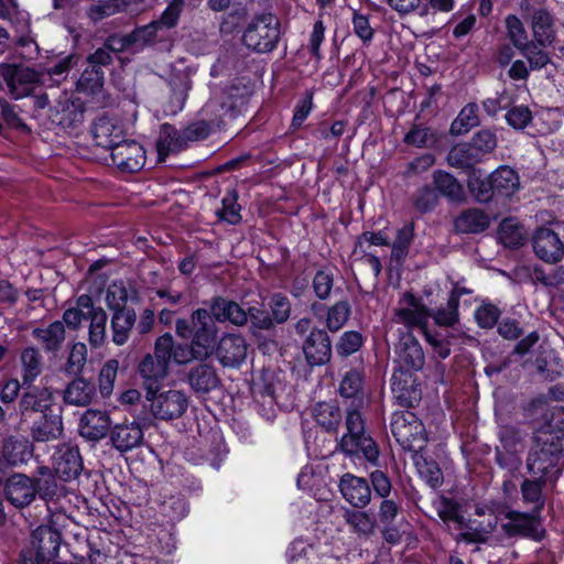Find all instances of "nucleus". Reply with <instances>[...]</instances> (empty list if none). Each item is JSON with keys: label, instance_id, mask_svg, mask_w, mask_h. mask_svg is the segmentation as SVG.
<instances>
[{"label": "nucleus", "instance_id": "1", "mask_svg": "<svg viewBox=\"0 0 564 564\" xmlns=\"http://www.w3.org/2000/svg\"><path fill=\"white\" fill-rule=\"evenodd\" d=\"M364 378L358 370H349L339 387L340 395L350 399L346 408V433L338 442V448L347 456L362 455L367 462L377 465L379 448L373 438L366 433L362 410L367 401L362 391Z\"/></svg>", "mask_w": 564, "mask_h": 564}, {"label": "nucleus", "instance_id": "2", "mask_svg": "<svg viewBox=\"0 0 564 564\" xmlns=\"http://www.w3.org/2000/svg\"><path fill=\"white\" fill-rule=\"evenodd\" d=\"M281 36L279 18L270 12L256 14L248 23L243 34V44L257 52L269 53L275 50Z\"/></svg>", "mask_w": 564, "mask_h": 564}, {"label": "nucleus", "instance_id": "3", "mask_svg": "<svg viewBox=\"0 0 564 564\" xmlns=\"http://www.w3.org/2000/svg\"><path fill=\"white\" fill-rule=\"evenodd\" d=\"M564 438L553 433L538 436L527 458V468L532 477L545 478L556 466L563 451Z\"/></svg>", "mask_w": 564, "mask_h": 564}, {"label": "nucleus", "instance_id": "4", "mask_svg": "<svg viewBox=\"0 0 564 564\" xmlns=\"http://www.w3.org/2000/svg\"><path fill=\"white\" fill-rule=\"evenodd\" d=\"M171 349L172 335L164 334L156 339L154 352L145 355L140 361L139 373L147 391L158 388V383L167 376Z\"/></svg>", "mask_w": 564, "mask_h": 564}, {"label": "nucleus", "instance_id": "5", "mask_svg": "<svg viewBox=\"0 0 564 564\" xmlns=\"http://www.w3.org/2000/svg\"><path fill=\"white\" fill-rule=\"evenodd\" d=\"M390 430L395 441L405 451L417 452L427 441L423 423L411 411L393 412Z\"/></svg>", "mask_w": 564, "mask_h": 564}, {"label": "nucleus", "instance_id": "6", "mask_svg": "<svg viewBox=\"0 0 564 564\" xmlns=\"http://www.w3.org/2000/svg\"><path fill=\"white\" fill-rule=\"evenodd\" d=\"M62 536L51 525H40L31 534L30 547L21 554L23 564H48L57 557Z\"/></svg>", "mask_w": 564, "mask_h": 564}, {"label": "nucleus", "instance_id": "7", "mask_svg": "<svg viewBox=\"0 0 564 564\" xmlns=\"http://www.w3.org/2000/svg\"><path fill=\"white\" fill-rule=\"evenodd\" d=\"M0 75L3 78L10 95L14 99L30 96L40 85L44 84V73L32 67L1 64Z\"/></svg>", "mask_w": 564, "mask_h": 564}, {"label": "nucleus", "instance_id": "8", "mask_svg": "<svg viewBox=\"0 0 564 564\" xmlns=\"http://www.w3.org/2000/svg\"><path fill=\"white\" fill-rule=\"evenodd\" d=\"M147 400L150 402L152 415L162 421H172L184 415L188 408V398L181 390L159 392L158 388H149Z\"/></svg>", "mask_w": 564, "mask_h": 564}, {"label": "nucleus", "instance_id": "9", "mask_svg": "<svg viewBox=\"0 0 564 564\" xmlns=\"http://www.w3.org/2000/svg\"><path fill=\"white\" fill-rule=\"evenodd\" d=\"M431 311L412 293L406 292L399 301V307L394 310L393 321L405 326L404 332H412L413 328L421 329L423 336L429 330V318Z\"/></svg>", "mask_w": 564, "mask_h": 564}, {"label": "nucleus", "instance_id": "10", "mask_svg": "<svg viewBox=\"0 0 564 564\" xmlns=\"http://www.w3.org/2000/svg\"><path fill=\"white\" fill-rule=\"evenodd\" d=\"M193 335L192 344L196 347L198 356H212L217 339V327L209 312L197 308L192 313Z\"/></svg>", "mask_w": 564, "mask_h": 564}, {"label": "nucleus", "instance_id": "11", "mask_svg": "<svg viewBox=\"0 0 564 564\" xmlns=\"http://www.w3.org/2000/svg\"><path fill=\"white\" fill-rule=\"evenodd\" d=\"M524 18L530 19L533 39L541 46L551 45L555 40V23L553 15L541 4L529 1L521 2Z\"/></svg>", "mask_w": 564, "mask_h": 564}, {"label": "nucleus", "instance_id": "12", "mask_svg": "<svg viewBox=\"0 0 564 564\" xmlns=\"http://www.w3.org/2000/svg\"><path fill=\"white\" fill-rule=\"evenodd\" d=\"M84 115L85 105L83 100L63 93L50 109L48 117L54 124L63 129H73L83 123Z\"/></svg>", "mask_w": 564, "mask_h": 564}, {"label": "nucleus", "instance_id": "13", "mask_svg": "<svg viewBox=\"0 0 564 564\" xmlns=\"http://www.w3.org/2000/svg\"><path fill=\"white\" fill-rule=\"evenodd\" d=\"M112 164L123 173H135L145 164L143 147L133 140H123L110 150Z\"/></svg>", "mask_w": 564, "mask_h": 564}, {"label": "nucleus", "instance_id": "14", "mask_svg": "<svg viewBox=\"0 0 564 564\" xmlns=\"http://www.w3.org/2000/svg\"><path fill=\"white\" fill-rule=\"evenodd\" d=\"M55 408L54 393L50 388L31 387L23 392L19 401V411L24 421L34 414H46Z\"/></svg>", "mask_w": 564, "mask_h": 564}, {"label": "nucleus", "instance_id": "15", "mask_svg": "<svg viewBox=\"0 0 564 564\" xmlns=\"http://www.w3.org/2000/svg\"><path fill=\"white\" fill-rule=\"evenodd\" d=\"M79 305L84 308H89V314L86 317V319L89 321L88 343L93 349H98L102 347L107 340L108 315L102 307L94 304L89 295H80Z\"/></svg>", "mask_w": 564, "mask_h": 564}, {"label": "nucleus", "instance_id": "16", "mask_svg": "<svg viewBox=\"0 0 564 564\" xmlns=\"http://www.w3.org/2000/svg\"><path fill=\"white\" fill-rule=\"evenodd\" d=\"M52 459L55 474L64 481L78 477L83 470L79 451L70 444L58 445Z\"/></svg>", "mask_w": 564, "mask_h": 564}, {"label": "nucleus", "instance_id": "17", "mask_svg": "<svg viewBox=\"0 0 564 564\" xmlns=\"http://www.w3.org/2000/svg\"><path fill=\"white\" fill-rule=\"evenodd\" d=\"M4 496L18 509L30 506L36 497V487L32 477L24 474L12 475L4 482Z\"/></svg>", "mask_w": 564, "mask_h": 564}, {"label": "nucleus", "instance_id": "18", "mask_svg": "<svg viewBox=\"0 0 564 564\" xmlns=\"http://www.w3.org/2000/svg\"><path fill=\"white\" fill-rule=\"evenodd\" d=\"M397 360L406 370H421L425 364V355L412 332H400L395 344Z\"/></svg>", "mask_w": 564, "mask_h": 564}, {"label": "nucleus", "instance_id": "19", "mask_svg": "<svg viewBox=\"0 0 564 564\" xmlns=\"http://www.w3.org/2000/svg\"><path fill=\"white\" fill-rule=\"evenodd\" d=\"M248 345L243 336L225 334L216 348V356L224 367H239L246 359Z\"/></svg>", "mask_w": 564, "mask_h": 564}, {"label": "nucleus", "instance_id": "20", "mask_svg": "<svg viewBox=\"0 0 564 564\" xmlns=\"http://www.w3.org/2000/svg\"><path fill=\"white\" fill-rule=\"evenodd\" d=\"M303 351L311 366L325 365L332 357V344L324 329L313 328L303 341Z\"/></svg>", "mask_w": 564, "mask_h": 564}, {"label": "nucleus", "instance_id": "21", "mask_svg": "<svg viewBox=\"0 0 564 564\" xmlns=\"http://www.w3.org/2000/svg\"><path fill=\"white\" fill-rule=\"evenodd\" d=\"M339 490L344 499L355 508L362 509L371 501V488L362 477L344 474L339 480Z\"/></svg>", "mask_w": 564, "mask_h": 564}, {"label": "nucleus", "instance_id": "22", "mask_svg": "<svg viewBox=\"0 0 564 564\" xmlns=\"http://www.w3.org/2000/svg\"><path fill=\"white\" fill-rule=\"evenodd\" d=\"M539 513L527 514L518 511H510L507 514L508 522L502 524L503 531L510 535H522L540 541L543 538V530L538 520Z\"/></svg>", "mask_w": 564, "mask_h": 564}, {"label": "nucleus", "instance_id": "23", "mask_svg": "<svg viewBox=\"0 0 564 564\" xmlns=\"http://www.w3.org/2000/svg\"><path fill=\"white\" fill-rule=\"evenodd\" d=\"M109 437L118 452L127 453L142 445L143 431L138 422H123L110 429Z\"/></svg>", "mask_w": 564, "mask_h": 564}, {"label": "nucleus", "instance_id": "24", "mask_svg": "<svg viewBox=\"0 0 564 564\" xmlns=\"http://www.w3.org/2000/svg\"><path fill=\"white\" fill-rule=\"evenodd\" d=\"M535 254L545 262H557L564 253V247L557 234L550 228H539L533 236Z\"/></svg>", "mask_w": 564, "mask_h": 564}, {"label": "nucleus", "instance_id": "25", "mask_svg": "<svg viewBox=\"0 0 564 564\" xmlns=\"http://www.w3.org/2000/svg\"><path fill=\"white\" fill-rule=\"evenodd\" d=\"M209 314L218 323L229 322L236 326L247 324V312L235 301L225 297H214L210 301Z\"/></svg>", "mask_w": 564, "mask_h": 564}, {"label": "nucleus", "instance_id": "26", "mask_svg": "<svg viewBox=\"0 0 564 564\" xmlns=\"http://www.w3.org/2000/svg\"><path fill=\"white\" fill-rule=\"evenodd\" d=\"M109 415L99 410H87L79 421V434L89 441H99L110 431Z\"/></svg>", "mask_w": 564, "mask_h": 564}, {"label": "nucleus", "instance_id": "27", "mask_svg": "<svg viewBox=\"0 0 564 564\" xmlns=\"http://www.w3.org/2000/svg\"><path fill=\"white\" fill-rule=\"evenodd\" d=\"M63 433V420L59 412L43 414L34 420L31 427V435L35 442H50L57 440Z\"/></svg>", "mask_w": 564, "mask_h": 564}, {"label": "nucleus", "instance_id": "28", "mask_svg": "<svg viewBox=\"0 0 564 564\" xmlns=\"http://www.w3.org/2000/svg\"><path fill=\"white\" fill-rule=\"evenodd\" d=\"M96 397L95 383L84 377H76L65 388L63 400L74 406H87Z\"/></svg>", "mask_w": 564, "mask_h": 564}, {"label": "nucleus", "instance_id": "29", "mask_svg": "<svg viewBox=\"0 0 564 564\" xmlns=\"http://www.w3.org/2000/svg\"><path fill=\"white\" fill-rule=\"evenodd\" d=\"M402 377H392L393 395L401 406L414 408L422 399V390L410 375L402 373Z\"/></svg>", "mask_w": 564, "mask_h": 564}, {"label": "nucleus", "instance_id": "30", "mask_svg": "<svg viewBox=\"0 0 564 564\" xmlns=\"http://www.w3.org/2000/svg\"><path fill=\"white\" fill-rule=\"evenodd\" d=\"M91 133L96 145L109 151L122 141V129L108 117L96 119Z\"/></svg>", "mask_w": 564, "mask_h": 564}, {"label": "nucleus", "instance_id": "31", "mask_svg": "<svg viewBox=\"0 0 564 564\" xmlns=\"http://www.w3.org/2000/svg\"><path fill=\"white\" fill-rule=\"evenodd\" d=\"M33 456V445L26 438L8 437L2 446V462L10 466H19L28 463Z\"/></svg>", "mask_w": 564, "mask_h": 564}, {"label": "nucleus", "instance_id": "32", "mask_svg": "<svg viewBox=\"0 0 564 564\" xmlns=\"http://www.w3.org/2000/svg\"><path fill=\"white\" fill-rule=\"evenodd\" d=\"M490 225V217L479 208H467L454 220V227L460 234H480Z\"/></svg>", "mask_w": 564, "mask_h": 564}, {"label": "nucleus", "instance_id": "33", "mask_svg": "<svg viewBox=\"0 0 564 564\" xmlns=\"http://www.w3.org/2000/svg\"><path fill=\"white\" fill-rule=\"evenodd\" d=\"M433 185L437 194L453 203H463L466 199V194L463 185L451 173L436 170L433 173Z\"/></svg>", "mask_w": 564, "mask_h": 564}, {"label": "nucleus", "instance_id": "34", "mask_svg": "<svg viewBox=\"0 0 564 564\" xmlns=\"http://www.w3.org/2000/svg\"><path fill=\"white\" fill-rule=\"evenodd\" d=\"M137 322V314L133 308L111 312L110 329L112 341L117 346L124 345Z\"/></svg>", "mask_w": 564, "mask_h": 564}, {"label": "nucleus", "instance_id": "35", "mask_svg": "<svg viewBox=\"0 0 564 564\" xmlns=\"http://www.w3.org/2000/svg\"><path fill=\"white\" fill-rule=\"evenodd\" d=\"M191 388L197 393H208L218 388L220 379L216 369L208 364H200L191 369L188 373Z\"/></svg>", "mask_w": 564, "mask_h": 564}, {"label": "nucleus", "instance_id": "36", "mask_svg": "<svg viewBox=\"0 0 564 564\" xmlns=\"http://www.w3.org/2000/svg\"><path fill=\"white\" fill-rule=\"evenodd\" d=\"M36 495L46 502L48 513L57 510V503L65 498V487L56 481L55 475L51 477H32Z\"/></svg>", "mask_w": 564, "mask_h": 564}, {"label": "nucleus", "instance_id": "37", "mask_svg": "<svg viewBox=\"0 0 564 564\" xmlns=\"http://www.w3.org/2000/svg\"><path fill=\"white\" fill-rule=\"evenodd\" d=\"M33 337L42 345L45 351L56 352L65 340L63 322L55 321L47 327H37L32 330Z\"/></svg>", "mask_w": 564, "mask_h": 564}, {"label": "nucleus", "instance_id": "38", "mask_svg": "<svg viewBox=\"0 0 564 564\" xmlns=\"http://www.w3.org/2000/svg\"><path fill=\"white\" fill-rule=\"evenodd\" d=\"M186 147L183 132L175 127L164 123L161 127L156 141V150L160 161H163L169 154L178 152Z\"/></svg>", "mask_w": 564, "mask_h": 564}, {"label": "nucleus", "instance_id": "39", "mask_svg": "<svg viewBox=\"0 0 564 564\" xmlns=\"http://www.w3.org/2000/svg\"><path fill=\"white\" fill-rule=\"evenodd\" d=\"M20 361L22 368V384L31 386L33 381L42 373V355L39 349L34 347H28L22 350Z\"/></svg>", "mask_w": 564, "mask_h": 564}, {"label": "nucleus", "instance_id": "40", "mask_svg": "<svg viewBox=\"0 0 564 564\" xmlns=\"http://www.w3.org/2000/svg\"><path fill=\"white\" fill-rule=\"evenodd\" d=\"M459 293L453 289L445 306L431 312V316L438 327L451 328L459 322Z\"/></svg>", "mask_w": 564, "mask_h": 564}, {"label": "nucleus", "instance_id": "41", "mask_svg": "<svg viewBox=\"0 0 564 564\" xmlns=\"http://www.w3.org/2000/svg\"><path fill=\"white\" fill-rule=\"evenodd\" d=\"M444 329L429 328L425 330V340L432 347L433 354L441 358L446 359L451 355V346L457 338L456 335L448 328Z\"/></svg>", "mask_w": 564, "mask_h": 564}, {"label": "nucleus", "instance_id": "42", "mask_svg": "<svg viewBox=\"0 0 564 564\" xmlns=\"http://www.w3.org/2000/svg\"><path fill=\"white\" fill-rule=\"evenodd\" d=\"M316 423L327 432H337L341 423L339 406L329 402H319L313 409Z\"/></svg>", "mask_w": 564, "mask_h": 564}, {"label": "nucleus", "instance_id": "43", "mask_svg": "<svg viewBox=\"0 0 564 564\" xmlns=\"http://www.w3.org/2000/svg\"><path fill=\"white\" fill-rule=\"evenodd\" d=\"M447 163L452 167L468 170L481 161L478 152L468 143L454 145L447 154Z\"/></svg>", "mask_w": 564, "mask_h": 564}, {"label": "nucleus", "instance_id": "44", "mask_svg": "<svg viewBox=\"0 0 564 564\" xmlns=\"http://www.w3.org/2000/svg\"><path fill=\"white\" fill-rule=\"evenodd\" d=\"M490 175L497 195L509 197L519 189L520 180L513 169L509 166H500Z\"/></svg>", "mask_w": 564, "mask_h": 564}, {"label": "nucleus", "instance_id": "45", "mask_svg": "<svg viewBox=\"0 0 564 564\" xmlns=\"http://www.w3.org/2000/svg\"><path fill=\"white\" fill-rule=\"evenodd\" d=\"M467 187L473 197L480 204L488 203L497 194L491 175L482 176L479 170H473L468 176Z\"/></svg>", "mask_w": 564, "mask_h": 564}, {"label": "nucleus", "instance_id": "46", "mask_svg": "<svg viewBox=\"0 0 564 564\" xmlns=\"http://www.w3.org/2000/svg\"><path fill=\"white\" fill-rule=\"evenodd\" d=\"M169 86L171 89V110L173 112L183 109L187 94L192 88V82L187 74L178 73L174 74L169 79Z\"/></svg>", "mask_w": 564, "mask_h": 564}, {"label": "nucleus", "instance_id": "47", "mask_svg": "<svg viewBox=\"0 0 564 564\" xmlns=\"http://www.w3.org/2000/svg\"><path fill=\"white\" fill-rule=\"evenodd\" d=\"M499 240L509 248H517L524 243L525 234L523 227L514 218H506L499 225Z\"/></svg>", "mask_w": 564, "mask_h": 564}, {"label": "nucleus", "instance_id": "48", "mask_svg": "<svg viewBox=\"0 0 564 564\" xmlns=\"http://www.w3.org/2000/svg\"><path fill=\"white\" fill-rule=\"evenodd\" d=\"M480 123L478 106L475 102L467 104L451 124L453 135L465 134Z\"/></svg>", "mask_w": 564, "mask_h": 564}, {"label": "nucleus", "instance_id": "49", "mask_svg": "<svg viewBox=\"0 0 564 564\" xmlns=\"http://www.w3.org/2000/svg\"><path fill=\"white\" fill-rule=\"evenodd\" d=\"M104 83L105 70L87 65L76 82V90L85 95H96L101 91Z\"/></svg>", "mask_w": 564, "mask_h": 564}, {"label": "nucleus", "instance_id": "50", "mask_svg": "<svg viewBox=\"0 0 564 564\" xmlns=\"http://www.w3.org/2000/svg\"><path fill=\"white\" fill-rule=\"evenodd\" d=\"M345 522L351 528L352 532L368 536L373 533L376 519L368 512L359 510H346L344 513Z\"/></svg>", "mask_w": 564, "mask_h": 564}, {"label": "nucleus", "instance_id": "51", "mask_svg": "<svg viewBox=\"0 0 564 564\" xmlns=\"http://www.w3.org/2000/svg\"><path fill=\"white\" fill-rule=\"evenodd\" d=\"M203 111L206 115H215V118L210 119L213 124L219 126L225 117L232 118L235 116V106L230 96L224 95L220 98L210 99Z\"/></svg>", "mask_w": 564, "mask_h": 564}, {"label": "nucleus", "instance_id": "52", "mask_svg": "<svg viewBox=\"0 0 564 564\" xmlns=\"http://www.w3.org/2000/svg\"><path fill=\"white\" fill-rule=\"evenodd\" d=\"M350 315V304L347 301H338L327 311L325 318L326 327L333 333L338 332L348 322Z\"/></svg>", "mask_w": 564, "mask_h": 564}, {"label": "nucleus", "instance_id": "53", "mask_svg": "<svg viewBox=\"0 0 564 564\" xmlns=\"http://www.w3.org/2000/svg\"><path fill=\"white\" fill-rule=\"evenodd\" d=\"M130 297L126 283L121 280L113 281L106 291V304L111 312L129 310L127 302Z\"/></svg>", "mask_w": 564, "mask_h": 564}, {"label": "nucleus", "instance_id": "54", "mask_svg": "<svg viewBox=\"0 0 564 564\" xmlns=\"http://www.w3.org/2000/svg\"><path fill=\"white\" fill-rule=\"evenodd\" d=\"M545 478L533 477V479H525L521 484V492L525 502L534 503L535 513H540L544 506V498L542 495Z\"/></svg>", "mask_w": 564, "mask_h": 564}, {"label": "nucleus", "instance_id": "55", "mask_svg": "<svg viewBox=\"0 0 564 564\" xmlns=\"http://www.w3.org/2000/svg\"><path fill=\"white\" fill-rule=\"evenodd\" d=\"M79 55L72 53L59 57L52 66L46 68L45 74L56 84L59 85L65 80L69 72L78 65Z\"/></svg>", "mask_w": 564, "mask_h": 564}, {"label": "nucleus", "instance_id": "56", "mask_svg": "<svg viewBox=\"0 0 564 564\" xmlns=\"http://www.w3.org/2000/svg\"><path fill=\"white\" fill-rule=\"evenodd\" d=\"M118 370L119 361L117 359H109L102 365L98 375V388L104 398L112 394Z\"/></svg>", "mask_w": 564, "mask_h": 564}, {"label": "nucleus", "instance_id": "57", "mask_svg": "<svg viewBox=\"0 0 564 564\" xmlns=\"http://www.w3.org/2000/svg\"><path fill=\"white\" fill-rule=\"evenodd\" d=\"M238 194L236 191H229L221 199V208L216 212L217 217L230 225H237L241 221L240 206L237 203Z\"/></svg>", "mask_w": 564, "mask_h": 564}, {"label": "nucleus", "instance_id": "58", "mask_svg": "<svg viewBox=\"0 0 564 564\" xmlns=\"http://www.w3.org/2000/svg\"><path fill=\"white\" fill-rule=\"evenodd\" d=\"M413 223H409L398 230L391 251V256L393 259L402 260L406 257V254L409 253L410 246L413 241Z\"/></svg>", "mask_w": 564, "mask_h": 564}, {"label": "nucleus", "instance_id": "59", "mask_svg": "<svg viewBox=\"0 0 564 564\" xmlns=\"http://www.w3.org/2000/svg\"><path fill=\"white\" fill-rule=\"evenodd\" d=\"M88 349L86 344L84 343H75L69 351L66 365L65 372L67 375L78 376L83 372L86 362H87Z\"/></svg>", "mask_w": 564, "mask_h": 564}, {"label": "nucleus", "instance_id": "60", "mask_svg": "<svg viewBox=\"0 0 564 564\" xmlns=\"http://www.w3.org/2000/svg\"><path fill=\"white\" fill-rule=\"evenodd\" d=\"M438 204V194L431 185L419 188L413 195V206L422 214L432 212Z\"/></svg>", "mask_w": 564, "mask_h": 564}, {"label": "nucleus", "instance_id": "61", "mask_svg": "<svg viewBox=\"0 0 564 564\" xmlns=\"http://www.w3.org/2000/svg\"><path fill=\"white\" fill-rule=\"evenodd\" d=\"M506 28L508 37L519 51L530 43L524 25L517 15L510 14L506 18Z\"/></svg>", "mask_w": 564, "mask_h": 564}, {"label": "nucleus", "instance_id": "62", "mask_svg": "<svg viewBox=\"0 0 564 564\" xmlns=\"http://www.w3.org/2000/svg\"><path fill=\"white\" fill-rule=\"evenodd\" d=\"M334 286V272L330 268L317 270L313 278V290L319 300H327Z\"/></svg>", "mask_w": 564, "mask_h": 564}, {"label": "nucleus", "instance_id": "63", "mask_svg": "<svg viewBox=\"0 0 564 564\" xmlns=\"http://www.w3.org/2000/svg\"><path fill=\"white\" fill-rule=\"evenodd\" d=\"M499 440L503 451L518 453L522 448L523 434L514 425H503L499 431Z\"/></svg>", "mask_w": 564, "mask_h": 564}, {"label": "nucleus", "instance_id": "64", "mask_svg": "<svg viewBox=\"0 0 564 564\" xmlns=\"http://www.w3.org/2000/svg\"><path fill=\"white\" fill-rule=\"evenodd\" d=\"M404 142L417 148H430L436 143V135L425 127H414L404 137Z\"/></svg>", "mask_w": 564, "mask_h": 564}]
</instances>
